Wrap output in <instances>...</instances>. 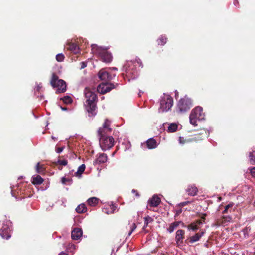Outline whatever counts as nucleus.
<instances>
[{
	"instance_id": "37",
	"label": "nucleus",
	"mask_w": 255,
	"mask_h": 255,
	"mask_svg": "<svg viewBox=\"0 0 255 255\" xmlns=\"http://www.w3.org/2000/svg\"><path fill=\"white\" fill-rule=\"evenodd\" d=\"M188 229L189 230L195 231L198 229V228L196 226V224H190V225L188 226Z\"/></svg>"
},
{
	"instance_id": "17",
	"label": "nucleus",
	"mask_w": 255,
	"mask_h": 255,
	"mask_svg": "<svg viewBox=\"0 0 255 255\" xmlns=\"http://www.w3.org/2000/svg\"><path fill=\"white\" fill-rule=\"evenodd\" d=\"M204 234V232L201 231V232H198L197 233H196L194 235L191 236L189 238L190 243H194L198 241L200 239L201 237H202L203 236Z\"/></svg>"
},
{
	"instance_id": "15",
	"label": "nucleus",
	"mask_w": 255,
	"mask_h": 255,
	"mask_svg": "<svg viewBox=\"0 0 255 255\" xmlns=\"http://www.w3.org/2000/svg\"><path fill=\"white\" fill-rule=\"evenodd\" d=\"M82 233L81 228H74L71 232V238L73 240H77L82 236Z\"/></svg>"
},
{
	"instance_id": "30",
	"label": "nucleus",
	"mask_w": 255,
	"mask_h": 255,
	"mask_svg": "<svg viewBox=\"0 0 255 255\" xmlns=\"http://www.w3.org/2000/svg\"><path fill=\"white\" fill-rule=\"evenodd\" d=\"M36 170L38 173H42L44 172V168L42 165H40L39 163H38L36 166Z\"/></svg>"
},
{
	"instance_id": "12",
	"label": "nucleus",
	"mask_w": 255,
	"mask_h": 255,
	"mask_svg": "<svg viewBox=\"0 0 255 255\" xmlns=\"http://www.w3.org/2000/svg\"><path fill=\"white\" fill-rule=\"evenodd\" d=\"M108 157L106 154L100 153L96 155V159L94 161V164L104 163L107 162Z\"/></svg>"
},
{
	"instance_id": "2",
	"label": "nucleus",
	"mask_w": 255,
	"mask_h": 255,
	"mask_svg": "<svg viewBox=\"0 0 255 255\" xmlns=\"http://www.w3.org/2000/svg\"><path fill=\"white\" fill-rule=\"evenodd\" d=\"M91 50L93 54L99 56L102 61L106 63L111 62L112 60V55L111 53L107 51L106 48L99 47L96 44H92Z\"/></svg>"
},
{
	"instance_id": "10",
	"label": "nucleus",
	"mask_w": 255,
	"mask_h": 255,
	"mask_svg": "<svg viewBox=\"0 0 255 255\" xmlns=\"http://www.w3.org/2000/svg\"><path fill=\"white\" fill-rule=\"evenodd\" d=\"M85 96L87 99V103L96 101L97 99V96L95 93L87 88L85 89Z\"/></svg>"
},
{
	"instance_id": "26",
	"label": "nucleus",
	"mask_w": 255,
	"mask_h": 255,
	"mask_svg": "<svg viewBox=\"0 0 255 255\" xmlns=\"http://www.w3.org/2000/svg\"><path fill=\"white\" fill-rule=\"evenodd\" d=\"M249 157L250 163L252 165H255V151H253L250 152Z\"/></svg>"
},
{
	"instance_id": "33",
	"label": "nucleus",
	"mask_w": 255,
	"mask_h": 255,
	"mask_svg": "<svg viewBox=\"0 0 255 255\" xmlns=\"http://www.w3.org/2000/svg\"><path fill=\"white\" fill-rule=\"evenodd\" d=\"M63 100V101L65 103H66V104H69V103H71L72 102V99L69 96H65L64 97H63V98L62 99Z\"/></svg>"
},
{
	"instance_id": "36",
	"label": "nucleus",
	"mask_w": 255,
	"mask_h": 255,
	"mask_svg": "<svg viewBox=\"0 0 255 255\" xmlns=\"http://www.w3.org/2000/svg\"><path fill=\"white\" fill-rule=\"evenodd\" d=\"M57 163L59 165L65 166L67 164V161L66 160H58Z\"/></svg>"
},
{
	"instance_id": "6",
	"label": "nucleus",
	"mask_w": 255,
	"mask_h": 255,
	"mask_svg": "<svg viewBox=\"0 0 255 255\" xmlns=\"http://www.w3.org/2000/svg\"><path fill=\"white\" fill-rule=\"evenodd\" d=\"M202 112V108L199 106L196 107L192 110L189 116L190 123L192 125L196 126L197 125V120H202L204 119V114Z\"/></svg>"
},
{
	"instance_id": "34",
	"label": "nucleus",
	"mask_w": 255,
	"mask_h": 255,
	"mask_svg": "<svg viewBox=\"0 0 255 255\" xmlns=\"http://www.w3.org/2000/svg\"><path fill=\"white\" fill-rule=\"evenodd\" d=\"M178 225L179 224H172V225L170 226L168 228H167V230L169 233H172L177 227Z\"/></svg>"
},
{
	"instance_id": "1",
	"label": "nucleus",
	"mask_w": 255,
	"mask_h": 255,
	"mask_svg": "<svg viewBox=\"0 0 255 255\" xmlns=\"http://www.w3.org/2000/svg\"><path fill=\"white\" fill-rule=\"evenodd\" d=\"M111 122L106 119L102 127L99 128L98 134L99 136V145L101 149L105 151L110 149L114 145L115 140L112 136H106L105 134L111 131L110 127Z\"/></svg>"
},
{
	"instance_id": "20",
	"label": "nucleus",
	"mask_w": 255,
	"mask_h": 255,
	"mask_svg": "<svg viewBox=\"0 0 255 255\" xmlns=\"http://www.w3.org/2000/svg\"><path fill=\"white\" fill-rule=\"evenodd\" d=\"M147 147L149 149H152L157 147V144L156 141L153 138H150L146 141Z\"/></svg>"
},
{
	"instance_id": "18",
	"label": "nucleus",
	"mask_w": 255,
	"mask_h": 255,
	"mask_svg": "<svg viewBox=\"0 0 255 255\" xmlns=\"http://www.w3.org/2000/svg\"><path fill=\"white\" fill-rule=\"evenodd\" d=\"M186 191L189 195L194 196L197 194L198 189L197 187L194 185H189Z\"/></svg>"
},
{
	"instance_id": "31",
	"label": "nucleus",
	"mask_w": 255,
	"mask_h": 255,
	"mask_svg": "<svg viewBox=\"0 0 255 255\" xmlns=\"http://www.w3.org/2000/svg\"><path fill=\"white\" fill-rule=\"evenodd\" d=\"M166 42V38L161 36L158 40V45H163Z\"/></svg>"
},
{
	"instance_id": "39",
	"label": "nucleus",
	"mask_w": 255,
	"mask_h": 255,
	"mask_svg": "<svg viewBox=\"0 0 255 255\" xmlns=\"http://www.w3.org/2000/svg\"><path fill=\"white\" fill-rule=\"evenodd\" d=\"M233 205V204H229L228 205H226L225 208V210L223 211V213H225L227 212L228 210V209L230 208H231Z\"/></svg>"
},
{
	"instance_id": "35",
	"label": "nucleus",
	"mask_w": 255,
	"mask_h": 255,
	"mask_svg": "<svg viewBox=\"0 0 255 255\" xmlns=\"http://www.w3.org/2000/svg\"><path fill=\"white\" fill-rule=\"evenodd\" d=\"M206 216V214H202L201 216V219L200 220L198 221L196 223L201 224V223H203V222H205V220H206V218H205Z\"/></svg>"
},
{
	"instance_id": "38",
	"label": "nucleus",
	"mask_w": 255,
	"mask_h": 255,
	"mask_svg": "<svg viewBox=\"0 0 255 255\" xmlns=\"http://www.w3.org/2000/svg\"><path fill=\"white\" fill-rule=\"evenodd\" d=\"M136 224H132V226L130 227L131 230L128 233V236H130L133 231L136 228Z\"/></svg>"
},
{
	"instance_id": "24",
	"label": "nucleus",
	"mask_w": 255,
	"mask_h": 255,
	"mask_svg": "<svg viewBox=\"0 0 255 255\" xmlns=\"http://www.w3.org/2000/svg\"><path fill=\"white\" fill-rule=\"evenodd\" d=\"M76 211L78 213H85L87 211V208L83 203L79 205L76 208Z\"/></svg>"
},
{
	"instance_id": "46",
	"label": "nucleus",
	"mask_w": 255,
	"mask_h": 255,
	"mask_svg": "<svg viewBox=\"0 0 255 255\" xmlns=\"http://www.w3.org/2000/svg\"><path fill=\"white\" fill-rule=\"evenodd\" d=\"M189 203V202H188H188H184V203H183V204L184 205H186V204H187V203Z\"/></svg>"
},
{
	"instance_id": "43",
	"label": "nucleus",
	"mask_w": 255,
	"mask_h": 255,
	"mask_svg": "<svg viewBox=\"0 0 255 255\" xmlns=\"http://www.w3.org/2000/svg\"><path fill=\"white\" fill-rule=\"evenodd\" d=\"M148 224H144V226L142 227V230L145 232H148V230L146 229V228L148 227Z\"/></svg>"
},
{
	"instance_id": "52",
	"label": "nucleus",
	"mask_w": 255,
	"mask_h": 255,
	"mask_svg": "<svg viewBox=\"0 0 255 255\" xmlns=\"http://www.w3.org/2000/svg\"><path fill=\"white\" fill-rule=\"evenodd\" d=\"M66 109V108H62V110H65Z\"/></svg>"
},
{
	"instance_id": "45",
	"label": "nucleus",
	"mask_w": 255,
	"mask_h": 255,
	"mask_svg": "<svg viewBox=\"0 0 255 255\" xmlns=\"http://www.w3.org/2000/svg\"><path fill=\"white\" fill-rule=\"evenodd\" d=\"M80 64H81V69H83L87 66L86 64L83 62H81Z\"/></svg>"
},
{
	"instance_id": "9",
	"label": "nucleus",
	"mask_w": 255,
	"mask_h": 255,
	"mask_svg": "<svg viewBox=\"0 0 255 255\" xmlns=\"http://www.w3.org/2000/svg\"><path fill=\"white\" fill-rule=\"evenodd\" d=\"M113 88H114V85L113 84L111 83H103L98 85L97 91L101 94H104L109 92Z\"/></svg>"
},
{
	"instance_id": "3",
	"label": "nucleus",
	"mask_w": 255,
	"mask_h": 255,
	"mask_svg": "<svg viewBox=\"0 0 255 255\" xmlns=\"http://www.w3.org/2000/svg\"><path fill=\"white\" fill-rule=\"evenodd\" d=\"M192 106L191 99L185 96L179 100L177 105V111L179 113H184L188 111Z\"/></svg>"
},
{
	"instance_id": "22",
	"label": "nucleus",
	"mask_w": 255,
	"mask_h": 255,
	"mask_svg": "<svg viewBox=\"0 0 255 255\" xmlns=\"http://www.w3.org/2000/svg\"><path fill=\"white\" fill-rule=\"evenodd\" d=\"M99 202V199L96 197H91L87 200V203L91 206H96Z\"/></svg>"
},
{
	"instance_id": "23",
	"label": "nucleus",
	"mask_w": 255,
	"mask_h": 255,
	"mask_svg": "<svg viewBox=\"0 0 255 255\" xmlns=\"http://www.w3.org/2000/svg\"><path fill=\"white\" fill-rule=\"evenodd\" d=\"M155 219H157V217H155L153 216V217L150 216H147L144 218V222L145 223H149L151 222H156L157 223H159L160 221L159 220L157 221L155 220Z\"/></svg>"
},
{
	"instance_id": "5",
	"label": "nucleus",
	"mask_w": 255,
	"mask_h": 255,
	"mask_svg": "<svg viewBox=\"0 0 255 255\" xmlns=\"http://www.w3.org/2000/svg\"><path fill=\"white\" fill-rule=\"evenodd\" d=\"M50 84L53 87L57 88L58 93L64 92L66 90L65 82L62 79H59L58 77L54 73L52 74Z\"/></svg>"
},
{
	"instance_id": "14",
	"label": "nucleus",
	"mask_w": 255,
	"mask_h": 255,
	"mask_svg": "<svg viewBox=\"0 0 255 255\" xmlns=\"http://www.w3.org/2000/svg\"><path fill=\"white\" fill-rule=\"evenodd\" d=\"M184 235V231L182 230H178L176 231L175 240L178 246L183 244V239Z\"/></svg>"
},
{
	"instance_id": "50",
	"label": "nucleus",
	"mask_w": 255,
	"mask_h": 255,
	"mask_svg": "<svg viewBox=\"0 0 255 255\" xmlns=\"http://www.w3.org/2000/svg\"><path fill=\"white\" fill-rule=\"evenodd\" d=\"M52 138L53 139H56V138H55V137H53V136H52Z\"/></svg>"
},
{
	"instance_id": "40",
	"label": "nucleus",
	"mask_w": 255,
	"mask_h": 255,
	"mask_svg": "<svg viewBox=\"0 0 255 255\" xmlns=\"http://www.w3.org/2000/svg\"><path fill=\"white\" fill-rule=\"evenodd\" d=\"M250 173L253 177H255V167L251 168Z\"/></svg>"
},
{
	"instance_id": "19",
	"label": "nucleus",
	"mask_w": 255,
	"mask_h": 255,
	"mask_svg": "<svg viewBox=\"0 0 255 255\" xmlns=\"http://www.w3.org/2000/svg\"><path fill=\"white\" fill-rule=\"evenodd\" d=\"M67 48L74 54L79 52V49L78 46L75 43H70L68 44Z\"/></svg>"
},
{
	"instance_id": "32",
	"label": "nucleus",
	"mask_w": 255,
	"mask_h": 255,
	"mask_svg": "<svg viewBox=\"0 0 255 255\" xmlns=\"http://www.w3.org/2000/svg\"><path fill=\"white\" fill-rule=\"evenodd\" d=\"M64 58L65 57L64 55L62 53L58 54L56 56V59L58 62L63 61L64 59Z\"/></svg>"
},
{
	"instance_id": "7",
	"label": "nucleus",
	"mask_w": 255,
	"mask_h": 255,
	"mask_svg": "<svg viewBox=\"0 0 255 255\" xmlns=\"http://www.w3.org/2000/svg\"><path fill=\"white\" fill-rule=\"evenodd\" d=\"M98 75L99 79L105 81H110L116 76L115 73H111L103 69L99 71Z\"/></svg>"
},
{
	"instance_id": "27",
	"label": "nucleus",
	"mask_w": 255,
	"mask_h": 255,
	"mask_svg": "<svg viewBox=\"0 0 255 255\" xmlns=\"http://www.w3.org/2000/svg\"><path fill=\"white\" fill-rule=\"evenodd\" d=\"M66 248L67 250L73 253L74 251L76 249V246L72 243H69L66 246Z\"/></svg>"
},
{
	"instance_id": "44",
	"label": "nucleus",
	"mask_w": 255,
	"mask_h": 255,
	"mask_svg": "<svg viewBox=\"0 0 255 255\" xmlns=\"http://www.w3.org/2000/svg\"><path fill=\"white\" fill-rule=\"evenodd\" d=\"M132 192L134 194H135V196L137 197H139V193H138V192L137 191V190H135V189H132Z\"/></svg>"
},
{
	"instance_id": "51",
	"label": "nucleus",
	"mask_w": 255,
	"mask_h": 255,
	"mask_svg": "<svg viewBox=\"0 0 255 255\" xmlns=\"http://www.w3.org/2000/svg\"><path fill=\"white\" fill-rule=\"evenodd\" d=\"M174 223H177V224H179V223H180V222H175Z\"/></svg>"
},
{
	"instance_id": "16",
	"label": "nucleus",
	"mask_w": 255,
	"mask_h": 255,
	"mask_svg": "<svg viewBox=\"0 0 255 255\" xmlns=\"http://www.w3.org/2000/svg\"><path fill=\"white\" fill-rule=\"evenodd\" d=\"M96 109L95 101L87 103V111L91 113L92 116H94L96 114Z\"/></svg>"
},
{
	"instance_id": "48",
	"label": "nucleus",
	"mask_w": 255,
	"mask_h": 255,
	"mask_svg": "<svg viewBox=\"0 0 255 255\" xmlns=\"http://www.w3.org/2000/svg\"><path fill=\"white\" fill-rule=\"evenodd\" d=\"M112 69H113V70H117V69L116 68H115V67H114V68H113Z\"/></svg>"
},
{
	"instance_id": "29",
	"label": "nucleus",
	"mask_w": 255,
	"mask_h": 255,
	"mask_svg": "<svg viewBox=\"0 0 255 255\" xmlns=\"http://www.w3.org/2000/svg\"><path fill=\"white\" fill-rule=\"evenodd\" d=\"M223 223L226 222H235V221L233 220L232 218L229 216H224L223 217Z\"/></svg>"
},
{
	"instance_id": "25",
	"label": "nucleus",
	"mask_w": 255,
	"mask_h": 255,
	"mask_svg": "<svg viewBox=\"0 0 255 255\" xmlns=\"http://www.w3.org/2000/svg\"><path fill=\"white\" fill-rule=\"evenodd\" d=\"M178 125L176 123H171L169 125L168 128V131L169 132H175L177 129Z\"/></svg>"
},
{
	"instance_id": "41",
	"label": "nucleus",
	"mask_w": 255,
	"mask_h": 255,
	"mask_svg": "<svg viewBox=\"0 0 255 255\" xmlns=\"http://www.w3.org/2000/svg\"><path fill=\"white\" fill-rule=\"evenodd\" d=\"M64 147H58L56 148V151L57 153H60L64 149Z\"/></svg>"
},
{
	"instance_id": "21",
	"label": "nucleus",
	"mask_w": 255,
	"mask_h": 255,
	"mask_svg": "<svg viewBox=\"0 0 255 255\" xmlns=\"http://www.w3.org/2000/svg\"><path fill=\"white\" fill-rule=\"evenodd\" d=\"M43 182V179L40 175L34 176L32 177V183L35 185H40Z\"/></svg>"
},
{
	"instance_id": "47",
	"label": "nucleus",
	"mask_w": 255,
	"mask_h": 255,
	"mask_svg": "<svg viewBox=\"0 0 255 255\" xmlns=\"http://www.w3.org/2000/svg\"><path fill=\"white\" fill-rule=\"evenodd\" d=\"M115 152H113V153L112 154V156H114V155H115Z\"/></svg>"
},
{
	"instance_id": "42",
	"label": "nucleus",
	"mask_w": 255,
	"mask_h": 255,
	"mask_svg": "<svg viewBox=\"0 0 255 255\" xmlns=\"http://www.w3.org/2000/svg\"><path fill=\"white\" fill-rule=\"evenodd\" d=\"M69 179L65 177L62 178L61 181L63 184H65L67 182L69 181Z\"/></svg>"
},
{
	"instance_id": "4",
	"label": "nucleus",
	"mask_w": 255,
	"mask_h": 255,
	"mask_svg": "<svg viewBox=\"0 0 255 255\" xmlns=\"http://www.w3.org/2000/svg\"><path fill=\"white\" fill-rule=\"evenodd\" d=\"M173 98L168 94H164L161 97L159 111L161 112L169 111L173 106Z\"/></svg>"
},
{
	"instance_id": "49",
	"label": "nucleus",
	"mask_w": 255,
	"mask_h": 255,
	"mask_svg": "<svg viewBox=\"0 0 255 255\" xmlns=\"http://www.w3.org/2000/svg\"><path fill=\"white\" fill-rule=\"evenodd\" d=\"M176 93H175V96L176 97L177 96V95L178 94V92L176 91H175Z\"/></svg>"
},
{
	"instance_id": "28",
	"label": "nucleus",
	"mask_w": 255,
	"mask_h": 255,
	"mask_svg": "<svg viewBox=\"0 0 255 255\" xmlns=\"http://www.w3.org/2000/svg\"><path fill=\"white\" fill-rule=\"evenodd\" d=\"M85 169V165L84 164H82L78 167V170L76 172V174L77 175H81V174L84 171Z\"/></svg>"
},
{
	"instance_id": "13",
	"label": "nucleus",
	"mask_w": 255,
	"mask_h": 255,
	"mask_svg": "<svg viewBox=\"0 0 255 255\" xmlns=\"http://www.w3.org/2000/svg\"><path fill=\"white\" fill-rule=\"evenodd\" d=\"M116 209L117 206L111 203L110 204L105 205L102 209V211L107 214H110L114 213Z\"/></svg>"
},
{
	"instance_id": "11",
	"label": "nucleus",
	"mask_w": 255,
	"mask_h": 255,
	"mask_svg": "<svg viewBox=\"0 0 255 255\" xmlns=\"http://www.w3.org/2000/svg\"><path fill=\"white\" fill-rule=\"evenodd\" d=\"M161 203V199L156 195H154L148 201V205L151 207H157Z\"/></svg>"
},
{
	"instance_id": "8",
	"label": "nucleus",
	"mask_w": 255,
	"mask_h": 255,
	"mask_svg": "<svg viewBox=\"0 0 255 255\" xmlns=\"http://www.w3.org/2000/svg\"><path fill=\"white\" fill-rule=\"evenodd\" d=\"M12 230L11 224H2L1 227L0 235L3 239H8L11 237V232Z\"/></svg>"
}]
</instances>
